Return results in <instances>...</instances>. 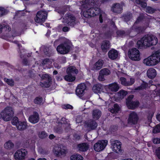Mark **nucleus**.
<instances>
[{
    "mask_svg": "<svg viewBox=\"0 0 160 160\" xmlns=\"http://www.w3.org/2000/svg\"><path fill=\"white\" fill-rule=\"evenodd\" d=\"M121 142L118 140L113 141L112 142V150L116 153H119L121 150Z\"/></svg>",
    "mask_w": 160,
    "mask_h": 160,
    "instance_id": "17",
    "label": "nucleus"
},
{
    "mask_svg": "<svg viewBox=\"0 0 160 160\" xmlns=\"http://www.w3.org/2000/svg\"><path fill=\"white\" fill-rule=\"evenodd\" d=\"M101 115V112L98 109L93 110L92 112L93 118L95 119H98Z\"/></svg>",
    "mask_w": 160,
    "mask_h": 160,
    "instance_id": "29",
    "label": "nucleus"
},
{
    "mask_svg": "<svg viewBox=\"0 0 160 160\" xmlns=\"http://www.w3.org/2000/svg\"><path fill=\"white\" fill-rule=\"evenodd\" d=\"M158 42L157 38L153 35H147L142 38L141 40L137 42V45L138 48H141L143 46L149 47L155 45Z\"/></svg>",
    "mask_w": 160,
    "mask_h": 160,
    "instance_id": "1",
    "label": "nucleus"
},
{
    "mask_svg": "<svg viewBox=\"0 0 160 160\" xmlns=\"http://www.w3.org/2000/svg\"><path fill=\"white\" fill-rule=\"evenodd\" d=\"M71 45L69 41H65L57 47V50L61 54H67L70 51Z\"/></svg>",
    "mask_w": 160,
    "mask_h": 160,
    "instance_id": "5",
    "label": "nucleus"
},
{
    "mask_svg": "<svg viewBox=\"0 0 160 160\" xmlns=\"http://www.w3.org/2000/svg\"><path fill=\"white\" fill-rule=\"evenodd\" d=\"M43 100L42 98L37 97L34 100V102L36 104H39L42 103Z\"/></svg>",
    "mask_w": 160,
    "mask_h": 160,
    "instance_id": "48",
    "label": "nucleus"
},
{
    "mask_svg": "<svg viewBox=\"0 0 160 160\" xmlns=\"http://www.w3.org/2000/svg\"><path fill=\"white\" fill-rule=\"evenodd\" d=\"M156 153L158 158L160 159V147L158 148L156 151Z\"/></svg>",
    "mask_w": 160,
    "mask_h": 160,
    "instance_id": "57",
    "label": "nucleus"
},
{
    "mask_svg": "<svg viewBox=\"0 0 160 160\" xmlns=\"http://www.w3.org/2000/svg\"><path fill=\"white\" fill-rule=\"evenodd\" d=\"M122 9V5L120 4L117 3L114 4L112 7V11L116 13H120Z\"/></svg>",
    "mask_w": 160,
    "mask_h": 160,
    "instance_id": "22",
    "label": "nucleus"
},
{
    "mask_svg": "<svg viewBox=\"0 0 160 160\" xmlns=\"http://www.w3.org/2000/svg\"><path fill=\"white\" fill-rule=\"evenodd\" d=\"M138 117L136 113L134 112H131L128 119V123L131 125H134L137 123Z\"/></svg>",
    "mask_w": 160,
    "mask_h": 160,
    "instance_id": "15",
    "label": "nucleus"
},
{
    "mask_svg": "<svg viewBox=\"0 0 160 160\" xmlns=\"http://www.w3.org/2000/svg\"><path fill=\"white\" fill-rule=\"evenodd\" d=\"M54 152L57 156H59L61 155H65L67 153V151L65 149V147L63 146L57 145L54 147Z\"/></svg>",
    "mask_w": 160,
    "mask_h": 160,
    "instance_id": "13",
    "label": "nucleus"
},
{
    "mask_svg": "<svg viewBox=\"0 0 160 160\" xmlns=\"http://www.w3.org/2000/svg\"><path fill=\"white\" fill-rule=\"evenodd\" d=\"M141 28L136 26L134 25L132 27V31L136 32V34L139 32L141 30Z\"/></svg>",
    "mask_w": 160,
    "mask_h": 160,
    "instance_id": "45",
    "label": "nucleus"
},
{
    "mask_svg": "<svg viewBox=\"0 0 160 160\" xmlns=\"http://www.w3.org/2000/svg\"><path fill=\"white\" fill-rule=\"evenodd\" d=\"M48 13L46 11H42L38 12L35 18V20L37 23H40L45 21L47 18Z\"/></svg>",
    "mask_w": 160,
    "mask_h": 160,
    "instance_id": "11",
    "label": "nucleus"
},
{
    "mask_svg": "<svg viewBox=\"0 0 160 160\" xmlns=\"http://www.w3.org/2000/svg\"><path fill=\"white\" fill-rule=\"evenodd\" d=\"M78 148L79 151L85 152L89 148L88 144L87 143H82L78 145Z\"/></svg>",
    "mask_w": 160,
    "mask_h": 160,
    "instance_id": "24",
    "label": "nucleus"
},
{
    "mask_svg": "<svg viewBox=\"0 0 160 160\" xmlns=\"http://www.w3.org/2000/svg\"><path fill=\"white\" fill-rule=\"evenodd\" d=\"M38 151L42 155L47 154L49 152L46 149L42 148H39Z\"/></svg>",
    "mask_w": 160,
    "mask_h": 160,
    "instance_id": "47",
    "label": "nucleus"
},
{
    "mask_svg": "<svg viewBox=\"0 0 160 160\" xmlns=\"http://www.w3.org/2000/svg\"><path fill=\"white\" fill-rule=\"evenodd\" d=\"M128 55L129 58L132 60L139 61L140 59L139 51L136 48L129 50L128 52Z\"/></svg>",
    "mask_w": 160,
    "mask_h": 160,
    "instance_id": "7",
    "label": "nucleus"
},
{
    "mask_svg": "<svg viewBox=\"0 0 160 160\" xmlns=\"http://www.w3.org/2000/svg\"><path fill=\"white\" fill-rule=\"evenodd\" d=\"M139 102L138 101H132L127 104L128 108L130 109H133L138 106Z\"/></svg>",
    "mask_w": 160,
    "mask_h": 160,
    "instance_id": "32",
    "label": "nucleus"
},
{
    "mask_svg": "<svg viewBox=\"0 0 160 160\" xmlns=\"http://www.w3.org/2000/svg\"><path fill=\"white\" fill-rule=\"evenodd\" d=\"M120 108L117 104H115L113 106V107L112 108H109V110L112 113H118L120 110Z\"/></svg>",
    "mask_w": 160,
    "mask_h": 160,
    "instance_id": "31",
    "label": "nucleus"
},
{
    "mask_svg": "<svg viewBox=\"0 0 160 160\" xmlns=\"http://www.w3.org/2000/svg\"><path fill=\"white\" fill-rule=\"evenodd\" d=\"M110 48V42L109 41H105L102 42L101 48L103 52H106Z\"/></svg>",
    "mask_w": 160,
    "mask_h": 160,
    "instance_id": "27",
    "label": "nucleus"
},
{
    "mask_svg": "<svg viewBox=\"0 0 160 160\" xmlns=\"http://www.w3.org/2000/svg\"><path fill=\"white\" fill-rule=\"evenodd\" d=\"M153 115L151 114H149L148 117V120L149 122H151Z\"/></svg>",
    "mask_w": 160,
    "mask_h": 160,
    "instance_id": "61",
    "label": "nucleus"
},
{
    "mask_svg": "<svg viewBox=\"0 0 160 160\" xmlns=\"http://www.w3.org/2000/svg\"><path fill=\"white\" fill-rule=\"evenodd\" d=\"M58 125V126L54 128V131L58 134H61L63 131V128L62 126V123L59 122Z\"/></svg>",
    "mask_w": 160,
    "mask_h": 160,
    "instance_id": "30",
    "label": "nucleus"
},
{
    "mask_svg": "<svg viewBox=\"0 0 160 160\" xmlns=\"http://www.w3.org/2000/svg\"><path fill=\"white\" fill-rule=\"evenodd\" d=\"M92 90L95 93H98L102 90V87L101 84H97L93 86Z\"/></svg>",
    "mask_w": 160,
    "mask_h": 160,
    "instance_id": "28",
    "label": "nucleus"
},
{
    "mask_svg": "<svg viewBox=\"0 0 160 160\" xmlns=\"http://www.w3.org/2000/svg\"><path fill=\"white\" fill-rule=\"evenodd\" d=\"M120 80L121 84L125 86L131 85L133 84L135 82V79L134 78H131L130 79V81L128 82L126 79L124 77H121L120 78Z\"/></svg>",
    "mask_w": 160,
    "mask_h": 160,
    "instance_id": "19",
    "label": "nucleus"
},
{
    "mask_svg": "<svg viewBox=\"0 0 160 160\" xmlns=\"http://www.w3.org/2000/svg\"><path fill=\"white\" fill-rule=\"evenodd\" d=\"M86 86L84 83H81L79 84L76 89V93L79 97L83 96L85 93Z\"/></svg>",
    "mask_w": 160,
    "mask_h": 160,
    "instance_id": "16",
    "label": "nucleus"
},
{
    "mask_svg": "<svg viewBox=\"0 0 160 160\" xmlns=\"http://www.w3.org/2000/svg\"><path fill=\"white\" fill-rule=\"evenodd\" d=\"M82 118L81 116H78L76 118V123H80L82 121Z\"/></svg>",
    "mask_w": 160,
    "mask_h": 160,
    "instance_id": "54",
    "label": "nucleus"
},
{
    "mask_svg": "<svg viewBox=\"0 0 160 160\" xmlns=\"http://www.w3.org/2000/svg\"><path fill=\"white\" fill-rule=\"evenodd\" d=\"M14 144L10 141L7 142L4 144V146L7 149H11L14 147Z\"/></svg>",
    "mask_w": 160,
    "mask_h": 160,
    "instance_id": "40",
    "label": "nucleus"
},
{
    "mask_svg": "<svg viewBox=\"0 0 160 160\" xmlns=\"http://www.w3.org/2000/svg\"><path fill=\"white\" fill-rule=\"evenodd\" d=\"M108 88L112 92H116L119 89L120 87L116 83L109 84L108 86Z\"/></svg>",
    "mask_w": 160,
    "mask_h": 160,
    "instance_id": "23",
    "label": "nucleus"
},
{
    "mask_svg": "<svg viewBox=\"0 0 160 160\" xmlns=\"http://www.w3.org/2000/svg\"><path fill=\"white\" fill-rule=\"evenodd\" d=\"M127 93L126 91L123 90H121L118 92V95L119 98L122 99L126 95Z\"/></svg>",
    "mask_w": 160,
    "mask_h": 160,
    "instance_id": "39",
    "label": "nucleus"
},
{
    "mask_svg": "<svg viewBox=\"0 0 160 160\" xmlns=\"http://www.w3.org/2000/svg\"><path fill=\"white\" fill-rule=\"evenodd\" d=\"M64 78L67 81L70 82H72L74 81L75 79V77L72 75L68 74L67 75L65 76Z\"/></svg>",
    "mask_w": 160,
    "mask_h": 160,
    "instance_id": "36",
    "label": "nucleus"
},
{
    "mask_svg": "<svg viewBox=\"0 0 160 160\" xmlns=\"http://www.w3.org/2000/svg\"><path fill=\"white\" fill-rule=\"evenodd\" d=\"M11 30V28L8 25L5 24L2 25H0V33L3 31H10Z\"/></svg>",
    "mask_w": 160,
    "mask_h": 160,
    "instance_id": "34",
    "label": "nucleus"
},
{
    "mask_svg": "<svg viewBox=\"0 0 160 160\" xmlns=\"http://www.w3.org/2000/svg\"><path fill=\"white\" fill-rule=\"evenodd\" d=\"M22 62L24 65H27L28 64V61L27 59H24L23 60Z\"/></svg>",
    "mask_w": 160,
    "mask_h": 160,
    "instance_id": "64",
    "label": "nucleus"
},
{
    "mask_svg": "<svg viewBox=\"0 0 160 160\" xmlns=\"http://www.w3.org/2000/svg\"><path fill=\"white\" fill-rule=\"evenodd\" d=\"M27 152L25 149H21L17 151L14 154L16 160H24L26 159Z\"/></svg>",
    "mask_w": 160,
    "mask_h": 160,
    "instance_id": "12",
    "label": "nucleus"
},
{
    "mask_svg": "<svg viewBox=\"0 0 160 160\" xmlns=\"http://www.w3.org/2000/svg\"><path fill=\"white\" fill-rule=\"evenodd\" d=\"M148 87V84L147 83L143 82V83L139 86L136 88L135 90H141L145 89Z\"/></svg>",
    "mask_w": 160,
    "mask_h": 160,
    "instance_id": "41",
    "label": "nucleus"
},
{
    "mask_svg": "<svg viewBox=\"0 0 160 160\" xmlns=\"http://www.w3.org/2000/svg\"><path fill=\"white\" fill-rule=\"evenodd\" d=\"M160 132V125H157L154 128L153 130V133H157Z\"/></svg>",
    "mask_w": 160,
    "mask_h": 160,
    "instance_id": "50",
    "label": "nucleus"
},
{
    "mask_svg": "<svg viewBox=\"0 0 160 160\" xmlns=\"http://www.w3.org/2000/svg\"><path fill=\"white\" fill-rule=\"evenodd\" d=\"M70 29V28L67 27L65 26L63 27L62 30L64 32H67Z\"/></svg>",
    "mask_w": 160,
    "mask_h": 160,
    "instance_id": "58",
    "label": "nucleus"
},
{
    "mask_svg": "<svg viewBox=\"0 0 160 160\" xmlns=\"http://www.w3.org/2000/svg\"><path fill=\"white\" fill-rule=\"evenodd\" d=\"M14 111L12 108L7 107L1 112L0 117L5 121H9L11 120Z\"/></svg>",
    "mask_w": 160,
    "mask_h": 160,
    "instance_id": "4",
    "label": "nucleus"
},
{
    "mask_svg": "<svg viewBox=\"0 0 160 160\" xmlns=\"http://www.w3.org/2000/svg\"><path fill=\"white\" fill-rule=\"evenodd\" d=\"M153 142L155 144L159 143L158 138H154L153 140Z\"/></svg>",
    "mask_w": 160,
    "mask_h": 160,
    "instance_id": "60",
    "label": "nucleus"
},
{
    "mask_svg": "<svg viewBox=\"0 0 160 160\" xmlns=\"http://www.w3.org/2000/svg\"><path fill=\"white\" fill-rule=\"evenodd\" d=\"M146 0H136V3L143 8H145L147 5Z\"/></svg>",
    "mask_w": 160,
    "mask_h": 160,
    "instance_id": "35",
    "label": "nucleus"
},
{
    "mask_svg": "<svg viewBox=\"0 0 160 160\" xmlns=\"http://www.w3.org/2000/svg\"><path fill=\"white\" fill-rule=\"evenodd\" d=\"M83 158L80 155L76 154L73 155L70 157L71 160H83Z\"/></svg>",
    "mask_w": 160,
    "mask_h": 160,
    "instance_id": "37",
    "label": "nucleus"
},
{
    "mask_svg": "<svg viewBox=\"0 0 160 160\" xmlns=\"http://www.w3.org/2000/svg\"><path fill=\"white\" fill-rule=\"evenodd\" d=\"M62 108L65 109H72L73 107L69 104H64L62 106Z\"/></svg>",
    "mask_w": 160,
    "mask_h": 160,
    "instance_id": "53",
    "label": "nucleus"
},
{
    "mask_svg": "<svg viewBox=\"0 0 160 160\" xmlns=\"http://www.w3.org/2000/svg\"><path fill=\"white\" fill-rule=\"evenodd\" d=\"M39 76L41 78L42 81L40 82V85L42 87L48 88L50 86V82L51 81V78L47 74H43L41 76L40 75H39Z\"/></svg>",
    "mask_w": 160,
    "mask_h": 160,
    "instance_id": "8",
    "label": "nucleus"
},
{
    "mask_svg": "<svg viewBox=\"0 0 160 160\" xmlns=\"http://www.w3.org/2000/svg\"><path fill=\"white\" fill-rule=\"evenodd\" d=\"M108 141L105 140H99L95 143L93 146L94 149L99 152L102 151L105 148L108 144Z\"/></svg>",
    "mask_w": 160,
    "mask_h": 160,
    "instance_id": "9",
    "label": "nucleus"
},
{
    "mask_svg": "<svg viewBox=\"0 0 160 160\" xmlns=\"http://www.w3.org/2000/svg\"><path fill=\"white\" fill-rule=\"evenodd\" d=\"M104 76V75L102 74L101 72H99V75L98 77V79L99 80L101 81H104L105 80Z\"/></svg>",
    "mask_w": 160,
    "mask_h": 160,
    "instance_id": "52",
    "label": "nucleus"
},
{
    "mask_svg": "<svg viewBox=\"0 0 160 160\" xmlns=\"http://www.w3.org/2000/svg\"><path fill=\"white\" fill-rule=\"evenodd\" d=\"M49 61V60L48 59H44L42 62V64H45L47 62Z\"/></svg>",
    "mask_w": 160,
    "mask_h": 160,
    "instance_id": "63",
    "label": "nucleus"
},
{
    "mask_svg": "<svg viewBox=\"0 0 160 160\" xmlns=\"http://www.w3.org/2000/svg\"><path fill=\"white\" fill-rule=\"evenodd\" d=\"M116 33L118 36H122L125 34V32L124 31H118Z\"/></svg>",
    "mask_w": 160,
    "mask_h": 160,
    "instance_id": "55",
    "label": "nucleus"
},
{
    "mask_svg": "<svg viewBox=\"0 0 160 160\" xmlns=\"http://www.w3.org/2000/svg\"><path fill=\"white\" fill-rule=\"evenodd\" d=\"M134 96L132 95H130L126 100V104L127 105L133 101H132V99L133 98Z\"/></svg>",
    "mask_w": 160,
    "mask_h": 160,
    "instance_id": "51",
    "label": "nucleus"
},
{
    "mask_svg": "<svg viewBox=\"0 0 160 160\" xmlns=\"http://www.w3.org/2000/svg\"><path fill=\"white\" fill-rule=\"evenodd\" d=\"M63 19L64 20V21L63 22H65L68 26L72 27H74L78 22L75 17L71 14H66Z\"/></svg>",
    "mask_w": 160,
    "mask_h": 160,
    "instance_id": "10",
    "label": "nucleus"
},
{
    "mask_svg": "<svg viewBox=\"0 0 160 160\" xmlns=\"http://www.w3.org/2000/svg\"><path fill=\"white\" fill-rule=\"evenodd\" d=\"M38 136L40 138L44 139L47 138L48 136V135L45 132L42 131L39 133Z\"/></svg>",
    "mask_w": 160,
    "mask_h": 160,
    "instance_id": "46",
    "label": "nucleus"
},
{
    "mask_svg": "<svg viewBox=\"0 0 160 160\" xmlns=\"http://www.w3.org/2000/svg\"><path fill=\"white\" fill-rule=\"evenodd\" d=\"M118 52L115 49H112L108 52V55L109 58L112 60H115L118 57Z\"/></svg>",
    "mask_w": 160,
    "mask_h": 160,
    "instance_id": "20",
    "label": "nucleus"
},
{
    "mask_svg": "<svg viewBox=\"0 0 160 160\" xmlns=\"http://www.w3.org/2000/svg\"><path fill=\"white\" fill-rule=\"evenodd\" d=\"M67 74H71L73 75L75 74H77L78 72V70L74 66H71L68 68L67 70Z\"/></svg>",
    "mask_w": 160,
    "mask_h": 160,
    "instance_id": "25",
    "label": "nucleus"
},
{
    "mask_svg": "<svg viewBox=\"0 0 160 160\" xmlns=\"http://www.w3.org/2000/svg\"><path fill=\"white\" fill-rule=\"evenodd\" d=\"M43 52L45 54L48 56H50L52 54V50L49 47L45 48Z\"/></svg>",
    "mask_w": 160,
    "mask_h": 160,
    "instance_id": "38",
    "label": "nucleus"
},
{
    "mask_svg": "<svg viewBox=\"0 0 160 160\" xmlns=\"http://www.w3.org/2000/svg\"><path fill=\"white\" fill-rule=\"evenodd\" d=\"M62 123V126L63 128H64L65 131L66 132H68L71 129L70 124L69 121H65Z\"/></svg>",
    "mask_w": 160,
    "mask_h": 160,
    "instance_id": "33",
    "label": "nucleus"
},
{
    "mask_svg": "<svg viewBox=\"0 0 160 160\" xmlns=\"http://www.w3.org/2000/svg\"><path fill=\"white\" fill-rule=\"evenodd\" d=\"M85 127L89 131L95 129L98 126V124L95 121L91 119L86 121L85 123Z\"/></svg>",
    "mask_w": 160,
    "mask_h": 160,
    "instance_id": "14",
    "label": "nucleus"
},
{
    "mask_svg": "<svg viewBox=\"0 0 160 160\" xmlns=\"http://www.w3.org/2000/svg\"><path fill=\"white\" fill-rule=\"evenodd\" d=\"M66 12V11L65 10H59L58 11V12L60 14H63L65 12Z\"/></svg>",
    "mask_w": 160,
    "mask_h": 160,
    "instance_id": "62",
    "label": "nucleus"
},
{
    "mask_svg": "<svg viewBox=\"0 0 160 160\" xmlns=\"http://www.w3.org/2000/svg\"><path fill=\"white\" fill-rule=\"evenodd\" d=\"M4 81L7 82V83L10 86L12 87L14 85V82L12 79H9L5 78Z\"/></svg>",
    "mask_w": 160,
    "mask_h": 160,
    "instance_id": "43",
    "label": "nucleus"
},
{
    "mask_svg": "<svg viewBox=\"0 0 160 160\" xmlns=\"http://www.w3.org/2000/svg\"><path fill=\"white\" fill-rule=\"evenodd\" d=\"M160 62V52L156 51L148 58L143 60V63L148 66H154Z\"/></svg>",
    "mask_w": 160,
    "mask_h": 160,
    "instance_id": "3",
    "label": "nucleus"
},
{
    "mask_svg": "<svg viewBox=\"0 0 160 160\" xmlns=\"http://www.w3.org/2000/svg\"><path fill=\"white\" fill-rule=\"evenodd\" d=\"M103 63V61L101 59H99L94 64L93 70H99L102 68Z\"/></svg>",
    "mask_w": 160,
    "mask_h": 160,
    "instance_id": "21",
    "label": "nucleus"
},
{
    "mask_svg": "<svg viewBox=\"0 0 160 160\" xmlns=\"http://www.w3.org/2000/svg\"><path fill=\"white\" fill-rule=\"evenodd\" d=\"M39 120V117L38 113L34 112L33 114L30 116L29 120L31 123H36L38 122Z\"/></svg>",
    "mask_w": 160,
    "mask_h": 160,
    "instance_id": "18",
    "label": "nucleus"
},
{
    "mask_svg": "<svg viewBox=\"0 0 160 160\" xmlns=\"http://www.w3.org/2000/svg\"><path fill=\"white\" fill-rule=\"evenodd\" d=\"M156 70L153 68H150L147 72V75L150 78H152L155 77L156 75Z\"/></svg>",
    "mask_w": 160,
    "mask_h": 160,
    "instance_id": "26",
    "label": "nucleus"
},
{
    "mask_svg": "<svg viewBox=\"0 0 160 160\" xmlns=\"http://www.w3.org/2000/svg\"><path fill=\"white\" fill-rule=\"evenodd\" d=\"M100 72L104 75L107 76L110 75L111 73V71L109 69L107 68H104L102 69L100 71Z\"/></svg>",
    "mask_w": 160,
    "mask_h": 160,
    "instance_id": "42",
    "label": "nucleus"
},
{
    "mask_svg": "<svg viewBox=\"0 0 160 160\" xmlns=\"http://www.w3.org/2000/svg\"><path fill=\"white\" fill-rule=\"evenodd\" d=\"M143 16H139L137 19V20L135 22V23H137L139 22L140 21H141V20L143 19Z\"/></svg>",
    "mask_w": 160,
    "mask_h": 160,
    "instance_id": "59",
    "label": "nucleus"
},
{
    "mask_svg": "<svg viewBox=\"0 0 160 160\" xmlns=\"http://www.w3.org/2000/svg\"><path fill=\"white\" fill-rule=\"evenodd\" d=\"M95 4H96V3L95 2H92V0H90L89 3H86L82 5V8L87 9L83 12V14L84 17L89 18L100 13V11L99 8L95 7H92V6H94Z\"/></svg>",
    "mask_w": 160,
    "mask_h": 160,
    "instance_id": "2",
    "label": "nucleus"
},
{
    "mask_svg": "<svg viewBox=\"0 0 160 160\" xmlns=\"http://www.w3.org/2000/svg\"><path fill=\"white\" fill-rule=\"evenodd\" d=\"M118 127L115 125L111 126L110 128V130L111 132H114L117 129Z\"/></svg>",
    "mask_w": 160,
    "mask_h": 160,
    "instance_id": "56",
    "label": "nucleus"
},
{
    "mask_svg": "<svg viewBox=\"0 0 160 160\" xmlns=\"http://www.w3.org/2000/svg\"><path fill=\"white\" fill-rule=\"evenodd\" d=\"M12 123L16 125L17 129L20 131H23L27 128V125L26 122L18 121V118L16 117L13 118L12 120Z\"/></svg>",
    "mask_w": 160,
    "mask_h": 160,
    "instance_id": "6",
    "label": "nucleus"
},
{
    "mask_svg": "<svg viewBox=\"0 0 160 160\" xmlns=\"http://www.w3.org/2000/svg\"><path fill=\"white\" fill-rule=\"evenodd\" d=\"M8 13V11L4 8L0 7V17Z\"/></svg>",
    "mask_w": 160,
    "mask_h": 160,
    "instance_id": "49",
    "label": "nucleus"
},
{
    "mask_svg": "<svg viewBox=\"0 0 160 160\" xmlns=\"http://www.w3.org/2000/svg\"><path fill=\"white\" fill-rule=\"evenodd\" d=\"M146 12L148 13L152 14L154 13L156 11V9L152 8L151 7L148 6L146 7Z\"/></svg>",
    "mask_w": 160,
    "mask_h": 160,
    "instance_id": "44",
    "label": "nucleus"
}]
</instances>
